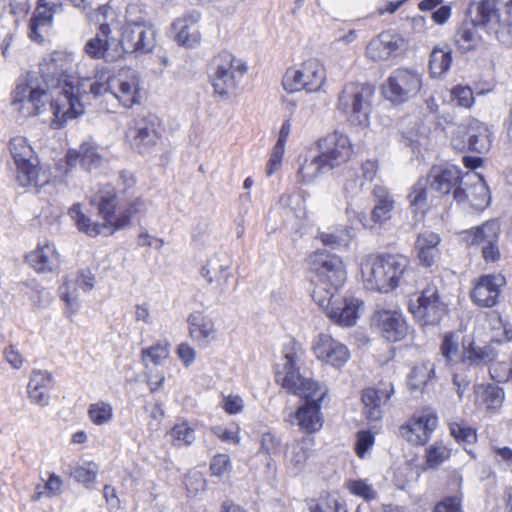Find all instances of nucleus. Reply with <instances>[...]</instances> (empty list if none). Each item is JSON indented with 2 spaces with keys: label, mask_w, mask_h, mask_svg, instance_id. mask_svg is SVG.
I'll return each instance as SVG.
<instances>
[{
  "label": "nucleus",
  "mask_w": 512,
  "mask_h": 512,
  "mask_svg": "<svg viewBox=\"0 0 512 512\" xmlns=\"http://www.w3.org/2000/svg\"><path fill=\"white\" fill-rule=\"evenodd\" d=\"M108 10V7L102 6L92 13L91 19L99 23V30L86 42L84 52L92 59L115 62L122 58V49L118 48L117 40L110 37L109 24L101 21V18L105 19Z\"/></svg>",
  "instance_id": "10"
},
{
  "label": "nucleus",
  "mask_w": 512,
  "mask_h": 512,
  "mask_svg": "<svg viewBox=\"0 0 512 512\" xmlns=\"http://www.w3.org/2000/svg\"><path fill=\"white\" fill-rule=\"evenodd\" d=\"M434 369L429 364L414 367L408 376V385L411 390L423 388L429 381Z\"/></svg>",
  "instance_id": "54"
},
{
  "label": "nucleus",
  "mask_w": 512,
  "mask_h": 512,
  "mask_svg": "<svg viewBox=\"0 0 512 512\" xmlns=\"http://www.w3.org/2000/svg\"><path fill=\"white\" fill-rule=\"evenodd\" d=\"M452 100L457 105L470 108L474 104V96L472 90L468 86L457 85L451 90Z\"/></svg>",
  "instance_id": "64"
},
{
  "label": "nucleus",
  "mask_w": 512,
  "mask_h": 512,
  "mask_svg": "<svg viewBox=\"0 0 512 512\" xmlns=\"http://www.w3.org/2000/svg\"><path fill=\"white\" fill-rule=\"evenodd\" d=\"M62 11L61 3H48L45 0H38V5L34 11L29 24V37L36 42L43 40L39 29L50 26L53 15Z\"/></svg>",
  "instance_id": "38"
},
{
  "label": "nucleus",
  "mask_w": 512,
  "mask_h": 512,
  "mask_svg": "<svg viewBox=\"0 0 512 512\" xmlns=\"http://www.w3.org/2000/svg\"><path fill=\"white\" fill-rule=\"evenodd\" d=\"M427 178L430 181V190H435L437 195H445L456 189H460L464 179L461 171L456 166L433 167Z\"/></svg>",
  "instance_id": "31"
},
{
  "label": "nucleus",
  "mask_w": 512,
  "mask_h": 512,
  "mask_svg": "<svg viewBox=\"0 0 512 512\" xmlns=\"http://www.w3.org/2000/svg\"><path fill=\"white\" fill-rule=\"evenodd\" d=\"M316 357L333 367H342L349 359L348 348L331 338L329 335L320 334L313 346Z\"/></svg>",
  "instance_id": "28"
},
{
  "label": "nucleus",
  "mask_w": 512,
  "mask_h": 512,
  "mask_svg": "<svg viewBox=\"0 0 512 512\" xmlns=\"http://www.w3.org/2000/svg\"><path fill=\"white\" fill-rule=\"evenodd\" d=\"M376 328L390 342L402 340L409 331L407 322H376Z\"/></svg>",
  "instance_id": "50"
},
{
  "label": "nucleus",
  "mask_w": 512,
  "mask_h": 512,
  "mask_svg": "<svg viewBox=\"0 0 512 512\" xmlns=\"http://www.w3.org/2000/svg\"><path fill=\"white\" fill-rule=\"evenodd\" d=\"M214 72L211 83L214 92L228 98L237 89L242 77L247 72V65L229 52H222L214 59Z\"/></svg>",
  "instance_id": "6"
},
{
  "label": "nucleus",
  "mask_w": 512,
  "mask_h": 512,
  "mask_svg": "<svg viewBox=\"0 0 512 512\" xmlns=\"http://www.w3.org/2000/svg\"><path fill=\"white\" fill-rule=\"evenodd\" d=\"M470 16L471 20L464 22L455 35V41L463 52L475 50L482 44V36L479 33L480 28L488 33V27L476 19V0L473 1L470 7Z\"/></svg>",
  "instance_id": "30"
},
{
  "label": "nucleus",
  "mask_w": 512,
  "mask_h": 512,
  "mask_svg": "<svg viewBox=\"0 0 512 512\" xmlns=\"http://www.w3.org/2000/svg\"><path fill=\"white\" fill-rule=\"evenodd\" d=\"M463 179L464 187L454 191V199L458 203L468 202L476 210H483L490 202L489 189L483 178L476 172H467Z\"/></svg>",
  "instance_id": "22"
},
{
  "label": "nucleus",
  "mask_w": 512,
  "mask_h": 512,
  "mask_svg": "<svg viewBox=\"0 0 512 512\" xmlns=\"http://www.w3.org/2000/svg\"><path fill=\"white\" fill-rule=\"evenodd\" d=\"M452 63L451 49L445 45L443 47H435L429 60L430 72L433 77H440L445 74Z\"/></svg>",
  "instance_id": "46"
},
{
  "label": "nucleus",
  "mask_w": 512,
  "mask_h": 512,
  "mask_svg": "<svg viewBox=\"0 0 512 512\" xmlns=\"http://www.w3.org/2000/svg\"><path fill=\"white\" fill-rule=\"evenodd\" d=\"M51 101L52 93L48 88H40L32 80H27L19 83L14 90L12 106L19 117L29 118L41 115Z\"/></svg>",
  "instance_id": "11"
},
{
  "label": "nucleus",
  "mask_w": 512,
  "mask_h": 512,
  "mask_svg": "<svg viewBox=\"0 0 512 512\" xmlns=\"http://www.w3.org/2000/svg\"><path fill=\"white\" fill-rule=\"evenodd\" d=\"M155 30L146 21H127L121 28V39L117 41L118 48L125 53L146 54L155 46Z\"/></svg>",
  "instance_id": "15"
},
{
  "label": "nucleus",
  "mask_w": 512,
  "mask_h": 512,
  "mask_svg": "<svg viewBox=\"0 0 512 512\" xmlns=\"http://www.w3.org/2000/svg\"><path fill=\"white\" fill-rule=\"evenodd\" d=\"M73 63L72 53L55 51L40 66L43 81L52 93L50 104L52 116L49 120L54 129L63 127L69 120L84 113L80 87L89 81V77L84 75L81 68L86 66V63L81 61L77 65V78L70 74Z\"/></svg>",
  "instance_id": "1"
},
{
  "label": "nucleus",
  "mask_w": 512,
  "mask_h": 512,
  "mask_svg": "<svg viewBox=\"0 0 512 512\" xmlns=\"http://www.w3.org/2000/svg\"><path fill=\"white\" fill-rule=\"evenodd\" d=\"M394 388L391 383H381L376 388H366L362 392L363 412L370 421H379L383 417V409L387 406Z\"/></svg>",
  "instance_id": "26"
},
{
  "label": "nucleus",
  "mask_w": 512,
  "mask_h": 512,
  "mask_svg": "<svg viewBox=\"0 0 512 512\" xmlns=\"http://www.w3.org/2000/svg\"><path fill=\"white\" fill-rule=\"evenodd\" d=\"M169 435L177 446L190 445L195 440L194 429L187 423L176 424L170 430Z\"/></svg>",
  "instance_id": "58"
},
{
  "label": "nucleus",
  "mask_w": 512,
  "mask_h": 512,
  "mask_svg": "<svg viewBox=\"0 0 512 512\" xmlns=\"http://www.w3.org/2000/svg\"><path fill=\"white\" fill-rule=\"evenodd\" d=\"M328 393L326 386L316 387L310 396H301L305 400L295 412L293 419L300 430L311 434L318 432L323 426V416L321 414V402Z\"/></svg>",
  "instance_id": "17"
},
{
  "label": "nucleus",
  "mask_w": 512,
  "mask_h": 512,
  "mask_svg": "<svg viewBox=\"0 0 512 512\" xmlns=\"http://www.w3.org/2000/svg\"><path fill=\"white\" fill-rule=\"evenodd\" d=\"M352 238L353 234L351 233V230L345 227L334 228L330 231L321 232L319 234L321 242L331 248L346 247Z\"/></svg>",
  "instance_id": "49"
},
{
  "label": "nucleus",
  "mask_w": 512,
  "mask_h": 512,
  "mask_svg": "<svg viewBox=\"0 0 512 512\" xmlns=\"http://www.w3.org/2000/svg\"><path fill=\"white\" fill-rule=\"evenodd\" d=\"M97 473L98 466L95 463L90 462L87 465L75 467L71 472V476L87 489H91L95 483Z\"/></svg>",
  "instance_id": "53"
},
{
  "label": "nucleus",
  "mask_w": 512,
  "mask_h": 512,
  "mask_svg": "<svg viewBox=\"0 0 512 512\" xmlns=\"http://www.w3.org/2000/svg\"><path fill=\"white\" fill-rule=\"evenodd\" d=\"M111 196H107V193L104 194L103 189L101 188L93 200L94 203L97 204L98 214L102 218V222H94L87 215L82 212L81 205L79 203L74 204L69 209V215L72 220L75 222L77 228L91 237H96L98 235L109 236L117 231L116 226L114 225L113 220V205Z\"/></svg>",
  "instance_id": "5"
},
{
  "label": "nucleus",
  "mask_w": 512,
  "mask_h": 512,
  "mask_svg": "<svg viewBox=\"0 0 512 512\" xmlns=\"http://www.w3.org/2000/svg\"><path fill=\"white\" fill-rule=\"evenodd\" d=\"M404 44V39L400 35L382 32L370 40L366 47V56L373 61H385L401 51Z\"/></svg>",
  "instance_id": "27"
},
{
  "label": "nucleus",
  "mask_w": 512,
  "mask_h": 512,
  "mask_svg": "<svg viewBox=\"0 0 512 512\" xmlns=\"http://www.w3.org/2000/svg\"><path fill=\"white\" fill-rule=\"evenodd\" d=\"M53 388V376L46 370H33L27 385L30 401L40 407L50 403V391Z\"/></svg>",
  "instance_id": "34"
},
{
  "label": "nucleus",
  "mask_w": 512,
  "mask_h": 512,
  "mask_svg": "<svg viewBox=\"0 0 512 512\" xmlns=\"http://www.w3.org/2000/svg\"><path fill=\"white\" fill-rule=\"evenodd\" d=\"M436 426L437 417L435 415L423 414L419 417L412 418L409 422L402 425L399 429V433L402 438L412 445H423L429 440Z\"/></svg>",
  "instance_id": "29"
},
{
  "label": "nucleus",
  "mask_w": 512,
  "mask_h": 512,
  "mask_svg": "<svg viewBox=\"0 0 512 512\" xmlns=\"http://www.w3.org/2000/svg\"><path fill=\"white\" fill-rule=\"evenodd\" d=\"M449 456L450 451L442 443H434L426 450V464L429 468H435Z\"/></svg>",
  "instance_id": "59"
},
{
  "label": "nucleus",
  "mask_w": 512,
  "mask_h": 512,
  "mask_svg": "<svg viewBox=\"0 0 512 512\" xmlns=\"http://www.w3.org/2000/svg\"><path fill=\"white\" fill-rule=\"evenodd\" d=\"M309 509L310 512H347L345 505L329 494L321 496L318 502L309 506Z\"/></svg>",
  "instance_id": "56"
},
{
  "label": "nucleus",
  "mask_w": 512,
  "mask_h": 512,
  "mask_svg": "<svg viewBox=\"0 0 512 512\" xmlns=\"http://www.w3.org/2000/svg\"><path fill=\"white\" fill-rule=\"evenodd\" d=\"M410 272L409 258L402 254L384 253L370 256L362 264L365 288L388 293L399 287Z\"/></svg>",
  "instance_id": "2"
},
{
  "label": "nucleus",
  "mask_w": 512,
  "mask_h": 512,
  "mask_svg": "<svg viewBox=\"0 0 512 512\" xmlns=\"http://www.w3.org/2000/svg\"><path fill=\"white\" fill-rule=\"evenodd\" d=\"M491 377L497 382H507L512 379V361L506 360L496 362L491 365L490 369Z\"/></svg>",
  "instance_id": "63"
},
{
  "label": "nucleus",
  "mask_w": 512,
  "mask_h": 512,
  "mask_svg": "<svg viewBox=\"0 0 512 512\" xmlns=\"http://www.w3.org/2000/svg\"><path fill=\"white\" fill-rule=\"evenodd\" d=\"M451 142L458 150L468 147L471 151L485 153L491 147V133L485 124L475 122L468 128L458 127Z\"/></svg>",
  "instance_id": "23"
},
{
  "label": "nucleus",
  "mask_w": 512,
  "mask_h": 512,
  "mask_svg": "<svg viewBox=\"0 0 512 512\" xmlns=\"http://www.w3.org/2000/svg\"><path fill=\"white\" fill-rule=\"evenodd\" d=\"M339 288L332 289V285H325L321 283H317L316 287L312 292V298L316 302V304L326 312L328 316V311L331 309L333 304L332 298L335 292Z\"/></svg>",
  "instance_id": "55"
},
{
  "label": "nucleus",
  "mask_w": 512,
  "mask_h": 512,
  "mask_svg": "<svg viewBox=\"0 0 512 512\" xmlns=\"http://www.w3.org/2000/svg\"><path fill=\"white\" fill-rule=\"evenodd\" d=\"M170 345L167 342H157L141 351V361L147 370L150 366L161 365L170 355Z\"/></svg>",
  "instance_id": "47"
},
{
  "label": "nucleus",
  "mask_w": 512,
  "mask_h": 512,
  "mask_svg": "<svg viewBox=\"0 0 512 512\" xmlns=\"http://www.w3.org/2000/svg\"><path fill=\"white\" fill-rule=\"evenodd\" d=\"M312 445V440L307 438L286 445L284 459L286 467L291 473L296 475L304 469L311 455Z\"/></svg>",
  "instance_id": "37"
},
{
  "label": "nucleus",
  "mask_w": 512,
  "mask_h": 512,
  "mask_svg": "<svg viewBox=\"0 0 512 512\" xmlns=\"http://www.w3.org/2000/svg\"><path fill=\"white\" fill-rule=\"evenodd\" d=\"M331 170L320 155L306 158L297 171V177L302 183H311L321 174Z\"/></svg>",
  "instance_id": "44"
},
{
  "label": "nucleus",
  "mask_w": 512,
  "mask_h": 512,
  "mask_svg": "<svg viewBox=\"0 0 512 512\" xmlns=\"http://www.w3.org/2000/svg\"><path fill=\"white\" fill-rule=\"evenodd\" d=\"M326 81V69L317 59H309L298 67L287 69L283 87L288 92H318Z\"/></svg>",
  "instance_id": "9"
},
{
  "label": "nucleus",
  "mask_w": 512,
  "mask_h": 512,
  "mask_svg": "<svg viewBox=\"0 0 512 512\" xmlns=\"http://www.w3.org/2000/svg\"><path fill=\"white\" fill-rule=\"evenodd\" d=\"M65 159V164L69 168L75 167L79 162L88 171L99 168L104 160L99 147L91 141L83 142L79 149H70Z\"/></svg>",
  "instance_id": "35"
},
{
  "label": "nucleus",
  "mask_w": 512,
  "mask_h": 512,
  "mask_svg": "<svg viewBox=\"0 0 512 512\" xmlns=\"http://www.w3.org/2000/svg\"><path fill=\"white\" fill-rule=\"evenodd\" d=\"M80 287L84 291H89L93 287V277L90 275L81 274L75 281H66L59 288L61 299L65 303V314L66 317H70L78 309V295L76 293L77 288Z\"/></svg>",
  "instance_id": "40"
},
{
  "label": "nucleus",
  "mask_w": 512,
  "mask_h": 512,
  "mask_svg": "<svg viewBox=\"0 0 512 512\" xmlns=\"http://www.w3.org/2000/svg\"><path fill=\"white\" fill-rule=\"evenodd\" d=\"M320 156L333 169L347 162L353 154L352 145L347 135L334 131L318 142Z\"/></svg>",
  "instance_id": "21"
},
{
  "label": "nucleus",
  "mask_w": 512,
  "mask_h": 512,
  "mask_svg": "<svg viewBox=\"0 0 512 512\" xmlns=\"http://www.w3.org/2000/svg\"><path fill=\"white\" fill-rule=\"evenodd\" d=\"M374 88L365 83H348L338 96L337 108L354 125L366 126L371 113Z\"/></svg>",
  "instance_id": "4"
},
{
  "label": "nucleus",
  "mask_w": 512,
  "mask_h": 512,
  "mask_svg": "<svg viewBox=\"0 0 512 512\" xmlns=\"http://www.w3.org/2000/svg\"><path fill=\"white\" fill-rule=\"evenodd\" d=\"M284 363L282 368H277L275 379L278 384L285 388L290 393L301 396H310L311 392L316 390V387H324L318 382L310 378H305L299 373L297 363L299 357L295 349L285 348Z\"/></svg>",
  "instance_id": "12"
},
{
  "label": "nucleus",
  "mask_w": 512,
  "mask_h": 512,
  "mask_svg": "<svg viewBox=\"0 0 512 512\" xmlns=\"http://www.w3.org/2000/svg\"><path fill=\"white\" fill-rule=\"evenodd\" d=\"M367 307L364 301L355 296L334 300L328 317L331 320H358L365 316Z\"/></svg>",
  "instance_id": "36"
},
{
  "label": "nucleus",
  "mask_w": 512,
  "mask_h": 512,
  "mask_svg": "<svg viewBox=\"0 0 512 512\" xmlns=\"http://www.w3.org/2000/svg\"><path fill=\"white\" fill-rule=\"evenodd\" d=\"M200 19L201 13L197 10H192L173 22L174 38L179 45L194 47L200 42L201 35L198 29Z\"/></svg>",
  "instance_id": "32"
},
{
  "label": "nucleus",
  "mask_w": 512,
  "mask_h": 512,
  "mask_svg": "<svg viewBox=\"0 0 512 512\" xmlns=\"http://www.w3.org/2000/svg\"><path fill=\"white\" fill-rule=\"evenodd\" d=\"M461 239L468 246L481 248L482 257L487 263L500 260L501 224L497 219H490L479 226L460 233Z\"/></svg>",
  "instance_id": "7"
},
{
  "label": "nucleus",
  "mask_w": 512,
  "mask_h": 512,
  "mask_svg": "<svg viewBox=\"0 0 512 512\" xmlns=\"http://www.w3.org/2000/svg\"><path fill=\"white\" fill-rule=\"evenodd\" d=\"M449 431L450 435L457 441V443L462 445L466 452L475 458V454L471 449H468L467 446L472 445L477 441L476 431L463 421L450 422Z\"/></svg>",
  "instance_id": "48"
},
{
  "label": "nucleus",
  "mask_w": 512,
  "mask_h": 512,
  "mask_svg": "<svg viewBox=\"0 0 512 512\" xmlns=\"http://www.w3.org/2000/svg\"><path fill=\"white\" fill-rule=\"evenodd\" d=\"M481 399L487 408H497L504 400L503 389L496 385L481 387Z\"/></svg>",
  "instance_id": "60"
},
{
  "label": "nucleus",
  "mask_w": 512,
  "mask_h": 512,
  "mask_svg": "<svg viewBox=\"0 0 512 512\" xmlns=\"http://www.w3.org/2000/svg\"><path fill=\"white\" fill-rule=\"evenodd\" d=\"M505 278L500 275H484L475 284L471 297L481 307H492L496 304Z\"/></svg>",
  "instance_id": "33"
},
{
  "label": "nucleus",
  "mask_w": 512,
  "mask_h": 512,
  "mask_svg": "<svg viewBox=\"0 0 512 512\" xmlns=\"http://www.w3.org/2000/svg\"><path fill=\"white\" fill-rule=\"evenodd\" d=\"M164 128L161 120L152 114L133 120L128 127L125 137L130 147L140 154L150 151L161 140Z\"/></svg>",
  "instance_id": "13"
},
{
  "label": "nucleus",
  "mask_w": 512,
  "mask_h": 512,
  "mask_svg": "<svg viewBox=\"0 0 512 512\" xmlns=\"http://www.w3.org/2000/svg\"><path fill=\"white\" fill-rule=\"evenodd\" d=\"M26 262L36 273H57L61 266V256L54 243L44 241L26 255Z\"/></svg>",
  "instance_id": "24"
},
{
  "label": "nucleus",
  "mask_w": 512,
  "mask_h": 512,
  "mask_svg": "<svg viewBox=\"0 0 512 512\" xmlns=\"http://www.w3.org/2000/svg\"><path fill=\"white\" fill-rule=\"evenodd\" d=\"M308 261L318 283L332 285V289L341 288L345 283L347 272L339 256L321 250L311 254Z\"/></svg>",
  "instance_id": "16"
},
{
  "label": "nucleus",
  "mask_w": 512,
  "mask_h": 512,
  "mask_svg": "<svg viewBox=\"0 0 512 512\" xmlns=\"http://www.w3.org/2000/svg\"><path fill=\"white\" fill-rule=\"evenodd\" d=\"M231 261L226 255L210 257L201 270L207 282L219 293H225L230 288Z\"/></svg>",
  "instance_id": "25"
},
{
  "label": "nucleus",
  "mask_w": 512,
  "mask_h": 512,
  "mask_svg": "<svg viewBox=\"0 0 512 512\" xmlns=\"http://www.w3.org/2000/svg\"><path fill=\"white\" fill-rule=\"evenodd\" d=\"M401 318V309L394 303L377 305L373 314V320H400Z\"/></svg>",
  "instance_id": "62"
},
{
  "label": "nucleus",
  "mask_w": 512,
  "mask_h": 512,
  "mask_svg": "<svg viewBox=\"0 0 512 512\" xmlns=\"http://www.w3.org/2000/svg\"><path fill=\"white\" fill-rule=\"evenodd\" d=\"M375 205L371 212V220L375 224H384L392 215L395 201L388 189L384 186L376 185L373 189Z\"/></svg>",
  "instance_id": "41"
},
{
  "label": "nucleus",
  "mask_w": 512,
  "mask_h": 512,
  "mask_svg": "<svg viewBox=\"0 0 512 512\" xmlns=\"http://www.w3.org/2000/svg\"><path fill=\"white\" fill-rule=\"evenodd\" d=\"M94 73V81L91 82V77L84 73L85 76L89 77V81L85 82L84 86L80 87L81 99L87 93L85 87H89V92L93 94L95 97L102 96L106 93L112 94V77L108 72L105 71H96L93 70ZM83 104V102L81 101Z\"/></svg>",
  "instance_id": "45"
},
{
  "label": "nucleus",
  "mask_w": 512,
  "mask_h": 512,
  "mask_svg": "<svg viewBox=\"0 0 512 512\" xmlns=\"http://www.w3.org/2000/svg\"><path fill=\"white\" fill-rule=\"evenodd\" d=\"M462 346V361L472 366L487 365L496 356V352L491 346H479L473 340L469 342L463 340Z\"/></svg>",
  "instance_id": "43"
},
{
  "label": "nucleus",
  "mask_w": 512,
  "mask_h": 512,
  "mask_svg": "<svg viewBox=\"0 0 512 512\" xmlns=\"http://www.w3.org/2000/svg\"><path fill=\"white\" fill-rule=\"evenodd\" d=\"M435 194V190H430V181L427 177L418 179L408 194L413 213H424L433 198L438 196Z\"/></svg>",
  "instance_id": "42"
},
{
  "label": "nucleus",
  "mask_w": 512,
  "mask_h": 512,
  "mask_svg": "<svg viewBox=\"0 0 512 512\" xmlns=\"http://www.w3.org/2000/svg\"><path fill=\"white\" fill-rule=\"evenodd\" d=\"M190 336L200 344H206L217 338L218 332L214 322H191Z\"/></svg>",
  "instance_id": "52"
},
{
  "label": "nucleus",
  "mask_w": 512,
  "mask_h": 512,
  "mask_svg": "<svg viewBox=\"0 0 512 512\" xmlns=\"http://www.w3.org/2000/svg\"><path fill=\"white\" fill-rule=\"evenodd\" d=\"M102 189L104 194L107 193V196H111L113 220L117 231L128 227L133 216L143 214L148 210L147 202L141 197L134 199L128 197V200L120 201L119 195L113 186L105 185Z\"/></svg>",
  "instance_id": "20"
},
{
  "label": "nucleus",
  "mask_w": 512,
  "mask_h": 512,
  "mask_svg": "<svg viewBox=\"0 0 512 512\" xmlns=\"http://www.w3.org/2000/svg\"><path fill=\"white\" fill-rule=\"evenodd\" d=\"M88 416L93 424L102 426L113 420V408L107 402L98 401L89 405Z\"/></svg>",
  "instance_id": "51"
},
{
  "label": "nucleus",
  "mask_w": 512,
  "mask_h": 512,
  "mask_svg": "<svg viewBox=\"0 0 512 512\" xmlns=\"http://www.w3.org/2000/svg\"><path fill=\"white\" fill-rule=\"evenodd\" d=\"M8 148L16 166V180L22 187H42L50 181L49 173L39 165V158L27 138L10 139Z\"/></svg>",
  "instance_id": "3"
},
{
  "label": "nucleus",
  "mask_w": 512,
  "mask_h": 512,
  "mask_svg": "<svg viewBox=\"0 0 512 512\" xmlns=\"http://www.w3.org/2000/svg\"><path fill=\"white\" fill-rule=\"evenodd\" d=\"M408 307L411 314L419 319L441 320L448 314V304L433 285H428L416 299L411 298Z\"/></svg>",
  "instance_id": "19"
},
{
  "label": "nucleus",
  "mask_w": 512,
  "mask_h": 512,
  "mask_svg": "<svg viewBox=\"0 0 512 512\" xmlns=\"http://www.w3.org/2000/svg\"><path fill=\"white\" fill-rule=\"evenodd\" d=\"M422 76L414 69L398 68L391 72L382 86L383 95L394 104L415 97L422 88Z\"/></svg>",
  "instance_id": "14"
},
{
  "label": "nucleus",
  "mask_w": 512,
  "mask_h": 512,
  "mask_svg": "<svg viewBox=\"0 0 512 512\" xmlns=\"http://www.w3.org/2000/svg\"><path fill=\"white\" fill-rule=\"evenodd\" d=\"M347 489L354 495L369 501L376 498L377 493L365 480H349L346 483Z\"/></svg>",
  "instance_id": "61"
},
{
  "label": "nucleus",
  "mask_w": 512,
  "mask_h": 512,
  "mask_svg": "<svg viewBox=\"0 0 512 512\" xmlns=\"http://www.w3.org/2000/svg\"><path fill=\"white\" fill-rule=\"evenodd\" d=\"M489 340L494 343H504L512 340L510 322H489Z\"/></svg>",
  "instance_id": "57"
},
{
  "label": "nucleus",
  "mask_w": 512,
  "mask_h": 512,
  "mask_svg": "<svg viewBox=\"0 0 512 512\" xmlns=\"http://www.w3.org/2000/svg\"><path fill=\"white\" fill-rule=\"evenodd\" d=\"M441 238L437 233L424 231L419 233L415 241L417 258L423 266H432L440 255Z\"/></svg>",
  "instance_id": "39"
},
{
  "label": "nucleus",
  "mask_w": 512,
  "mask_h": 512,
  "mask_svg": "<svg viewBox=\"0 0 512 512\" xmlns=\"http://www.w3.org/2000/svg\"><path fill=\"white\" fill-rule=\"evenodd\" d=\"M497 0H476L477 21L488 27V34L508 44L512 35V0L505 2V11L499 13Z\"/></svg>",
  "instance_id": "8"
},
{
  "label": "nucleus",
  "mask_w": 512,
  "mask_h": 512,
  "mask_svg": "<svg viewBox=\"0 0 512 512\" xmlns=\"http://www.w3.org/2000/svg\"><path fill=\"white\" fill-rule=\"evenodd\" d=\"M142 81L140 74L131 68L121 69L112 77V95L125 108L141 101Z\"/></svg>",
  "instance_id": "18"
}]
</instances>
